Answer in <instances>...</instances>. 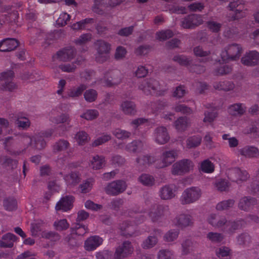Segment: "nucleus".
Returning <instances> with one entry per match:
<instances>
[{
	"mask_svg": "<svg viewBox=\"0 0 259 259\" xmlns=\"http://www.w3.org/2000/svg\"><path fill=\"white\" fill-rule=\"evenodd\" d=\"M139 88L147 95L155 94L157 96H161L166 91L158 80L154 78L144 79L139 85Z\"/></svg>",
	"mask_w": 259,
	"mask_h": 259,
	"instance_id": "1",
	"label": "nucleus"
},
{
	"mask_svg": "<svg viewBox=\"0 0 259 259\" xmlns=\"http://www.w3.org/2000/svg\"><path fill=\"white\" fill-rule=\"evenodd\" d=\"M201 189L197 187H191L186 189L180 198L181 203L183 205L190 204L197 201L201 197Z\"/></svg>",
	"mask_w": 259,
	"mask_h": 259,
	"instance_id": "2",
	"label": "nucleus"
},
{
	"mask_svg": "<svg viewBox=\"0 0 259 259\" xmlns=\"http://www.w3.org/2000/svg\"><path fill=\"white\" fill-rule=\"evenodd\" d=\"M243 51V49L240 44L233 43L228 45L225 51L223 52L221 56L225 61H236L238 60Z\"/></svg>",
	"mask_w": 259,
	"mask_h": 259,
	"instance_id": "3",
	"label": "nucleus"
},
{
	"mask_svg": "<svg viewBox=\"0 0 259 259\" xmlns=\"http://www.w3.org/2000/svg\"><path fill=\"white\" fill-rule=\"evenodd\" d=\"M95 45L97 50L95 58L96 61L100 63L105 62L109 58L111 50L110 44L104 40L99 39Z\"/></svg>",
	"mask_w": 259,
	"mask_h": 259,
	"instance_id": "4",
	"label": "nucleus"
},
{
	"mask_svg": "<svg viewBox=\"0 0 259 259\" xmlns=\"http://www.w3.org/2000/svg\"><path fill=\"white\" fill-rule=\"evenodd\" d=\"M193 162L190 159H184L174 163L171 172L174 175H182L189 172L193 168Z\"/></svg>",
	"mask_w": 259,
	"mask_h": 259,
	"instance_id": "5",
	"label": "nucleus"
},
{
	"mask_svg": "<svg viewBox=\"0 0 259 259\" xmlns=\"http://www.w3.org/2000/svg\"><path fill=\"white\" fill-rule=\"evenodd\" d=\"M126 187L125 182L119 180L108 183L104 189L108 195L116 196L123 193L126 190Z\"/></svg>",
	"mask_w": 259,
	"mask_h": 259,
	"instance_id": "6",
	"label": "nucleus"
},
{
	"mask_svg": "<svg viewBox=\"0 0 259 259\" xmlns=\"http://www.w3.org/2000/svg\"><path fill=\"white\" fill-rule=\"evenodd\" d=\"M134 251V247L131 242L124 241L116 247L113 255L114 259H123L131 254Z\"/></svg>",
	"mask_w": 259,
	"mask_h": 259,
	"instance_id": "7",
	"label": "nucleus"
},
{
	"mask_svg": "<svg viewBox=\"0 0 259 259\" xmlns=\"http://www.w3.org/2000/svg\"><path fill=\"white\" fill-rule=\"evenodd\" d=\"M228 178L232 182L237 184L247 181L249 176L248 172L238 167L229 169L228 171Z\"/></svg>",
	"mask_w": 259,
	"mask_h": 259,
	"instance_id": "8",
	"label": "nucleus"
},
{
	"mask_svg": "<svg viewBox=\"0 0 259 259\" xmlns=\"http://www.w3.org/2000/svg\"><path fill=\"white\" fill-rule=\"evenodd\" d=\"M168 210L167 206L155 204L152 206L149 215L153 222H160Z\"/></svg>",
	"mask_w": 259,
	"mask_h": 259,
	"instance_id": "9",
	"label": "nucleus"
},
{
	"mask_svg": "<svg viewBox=\"0 0 259 259\" xmlns=\"http://www.w3.org/2000/svg\"><path fill=\"white\" fill-rule=\"evenodd\" d=\"M14 77V72L9 70L3 72L0 75V79L3 83L2 89L4 91H12L17 88V85L12 81Z\"/></svg>",
	"mask_w": 259,
	"mask_h": 259,
	"instance_id": "10",
	"label": "nucleus"
},
{
	"mask_svg": "<svg viewBox=\"0 0 259 259\" xmlns=\"http://www.w3.org/2000/svg\"><path fill=\"white\" fill-rule=\"evenodd\" d=\"M203 22L200 15L197 14L189 15L181 21V25L184 28L191 29L201 24Z\"/></svg>",
	"mask_w": 259,
	"mask_h": 259,
	"instance_id": "11",
	"label": "nucleus"
},
{
	"mask_svg": "<svg viewBox=\"0 0 259 259\" xmlns=\"http://www.w3.org/2000/svg\"><path fill=\"white\" fill-rule=\"evenodd\" d=\"M241 62L246 66H255L259 64V53L256 51L246 52L241 59Z\"/></svg>",
	"mask_w": 259,
	"mask_h": 259,
	"instance_id": "12",
	"label": "nucleus"
},
{
	"mask_svg": "<svg viewBox=\"0 0 259 259\" xmlns=\"http://www.w3.org/2000/svg\"><path fill=\"white\" fill-rule=\"evenodd\" d=\"M23 141L28 145H31L33 147L38 150H41L46 146V141L38 134L33 136L32 138L28 135H24L23 136Z\"/></svg>",
	"mask_w": 259,
	"mask_h": 259,
	"instance_id": "13",
	"label": "nucleus"
},
{
	"mask_svg": "<svg viewBox=\"0 0 259 259\" xmlns=\"http://www.w3.org/2000/svg\"><path fill=\"white\" fill-rule=\"evenodd\" d=\"M209 223L213 227L225 232L228 220L224 216L211 214L208 219Z\"/></svg>",
	"mask_w": 259,
	"mask_h": 259,
	"instance_id": "14",
	"label": "nucleus"
},
{
	"mask_svg": "<svg viewBox=\"0 0 259 259\" xmlns=\"http://www.w3.org/2000/svg\"><path fill=\"white\" fill-rule=\"evenodd\" d=\"M120 234L126 237H135L140 233L135 230V226L128 221H124L119 225Z\"/></svg>",
	"mask_w": 259,
	"mask_h": 259,
	"instance_id": "15",
	"label": "nucleus"
},
{
	"mask_svg": "<svg viewBox=\"0 0 259 259\" xmlns=\"http://www.w3.org/2000/svg\"><path fill=\"white\" fill-rule=\"evenodd\" d=\"M154 138L156 142L159 144H164L169 140L167 129L164 126L157 127L154 131Z\"/></svg>",
	"mask_w": 259,
	"mask_h": 259,
	"instance_id": "16",
	"label": "nucleus"
},
{
	"mask_svg": "<svg viewBox=\"0 0 259 259\" xmlns=\"http://www.w3.org/2000/svg\"><path fill=\"white\" fill-rule=\"evenodd\" d=\"M74 199V197L71 195L62 197L56 204V209L57 210H62L64 211L70 210L73 206Z\"/></svg>",
	"mask_w": 259,
	"mask_h": 259,
	"instance_id": "17",
	"label": "nucleus"
},
{
	"mask_svg": "<svg viewBox=\"0 0 259 259\" xmlns=\"http://www.w3.org/2000/svg\"><path fill=\"white\" fill-rule=\"evenodd\" d=\"M175 186L174 185H165L160 188L159 196L163 200L171 199L175 196Z\"/></svg>",
	"mask_w": 259,
	"mask_h": 259,
	"instance_id": "18",
	"label": "nucleus"
},
{
	"mask_svg": "<svg viewBox=\"0 0 259 259\" xmlns=\"http://www.w3.org/2000/svg\"><path fill=\"white\" fill-rule=\"evenodd\" d=\"M18 42L15 38H7L0 42L1 52H10L15 50L18 46Z\"/></svg>",
	"mask_w": 259,
	"mask_h": 259,
	"instance_id": "19",
	"label": "nucleus"
},
{
	"mask_svg": "<svg viewBox=\"0 0 259 259\" xmlns=\"http://www.w3.org/2000/svg\"><path fill=\"white\" fill-rule=\"evenodd\" d=\"M176 225L180 228H185L193 224L192 217L189 214H181L174 220Z\"/></svg>",
	"mask_w": 259,
	"mask_h": 259,
	"instance_id": "20",
	"label": "nucleus"
},
{
	"mask_svg": "<svg viewBox=\"0 0 259 259\" xmlns=\"http://www.w3.org/2000/svg\"><path fill=\"white\" fill-rule=\"evenodd\" d=\"M102 242V238L99 236H91L85 241L84 247L88 251H92L101 245Z\"/></svg>",
	"mask_w": 259,
	"mask_h": 259,
	"instance_id": "21",
	"label": "nucleus"
},
{
	"mask_svg": "<svg viewBox=\"0 0 259 259\" xmlns=\"http://www.w3.org/2000/svg\"><path fill=\"white\" fill-rule=\"evenodd\" d=\"M256 204V200L253 197L244 196L241 198L238 203L239 208L244 211H249Z\"/></svg>",
	"mask_w": 259,
	"mask_h": 259,
	"instance_id": "22",
	"label": "nucleus"
},
{
	"mask_svg": "<svg viewBox=\"0 0 259 259\" xmlns=\"http://www.w3.org/2000/svg\"><path fill=\"white\" fill-rule=\"evenodd\" d=\"M121 81V74L119 70H115L112 73V76L110 78L101 80V83L104 85L111 87L119 84Z\"/></svg>",
	"mask_w": 259,
	"mask_h": 259,
	"instance_id": "23",
	"label": "nucleus"
},
{
	"mask_svg": "<svg viewBox=\"0 0 259 259\" xmlns=\"http://www.w3.org/2000/svg\"><path fill=\"white\" fill-rule=\"evenodd\" d=\"M120 107L121 111L125 115L132 116L136 114V105L133 101L128 100L123 101L121 103Z\"/></svg>",
	"mask_w": 259,
	"mask_h": 259,
	"instance_id": "24",
	"label": "nucleus"
},
{
	"mask_svg": "<svg viewBox=\"0 0 259 259\" xmlns=\"http://www.w3.org/2000/svg\"><path fill=\"white\" fill-rule=\"evenodd\" d=\"M239 154L247 158H255L259 156V150L253 146H246L238 151Z\"/></svg>",
	"mask_w": 259,
	"mask_h": 259,
	"instance_id": "25",
	"label": "nucleus"
},
{
	"mask_svg": "<svg viewBox=\"0 0 259 259\" xmlns=\"http://www.w3.org/2000/svg\"><path fill=\"white\" fill-rule=\"evenodd\" d=\"M75 55L74 48L69 47L58 51L56 54V58L61 61H68L73 58Z\"/></svg>",
	"mask_w": 259,
	"mask_h": 259,
	"instance_id": "26",
	"label": "nucleus"
},
{
	"mask_svg": "<svg viewBox=\"0 0 259 259\" xmlns=\"http://www.w3.org/2000/svg\"><path fill=\"white\" fill-rule=\"evenodd\" d=\"M246 110V107L243 103H238L231 105L228 108L229 113L233 116H240L243 115Z\"/></svg>",
	"mask_w": 259,
	"mask_h": 259,
	"instance_id": "27",
	"label": "nucleus"
},
{
	"mask_svg": "<svg viewBox=\"0 0 259 259\" xmlns=\"http://www.w3.org/2000/svg\"><path fill=\"white\" fill-rule=\"evenodd\" d=\"M161 231L157 230L154 231L153 235L149 236L147 239L143 241L141 246L143 249H147L153 247L158 242L157 236L160 235Z\"/></svg>",
	"mask_w": 259,
	"mask_h": 259,
	"instance_id": "28",
	"label": "nucleus"
},
{
	"mask_svg": "<svg viewBox=\"0 0 259 259\" xmlns=\"http://www.w3.org/2000/svg\"><path fill=\"white\" fill-rule=\"evenodd\" d=\"M244 221L242 220H237L234 221H228L225 232L233 234L235 231L241 229L244 225Z\"/></svg>",
	"mask_w": 259,
	"mask_h": 259,
	"instance_id": "29",
	"label": "nucleus"
},
{
	"mask_svg": "<svg viewBox=\"0 0 259 259\" xmlns=\"http://www.w3.org/2000/svg\"><path fill=\"white\" fill-rule=\"evenodd\" d=\"M178 153L175 150L166 151L163 153L162 160L163 166H167L171 164L177 158Z\"/></svg>",
	"mask_w": 259,
	"mask_h": 259,
	"instance_id": "30",
	"label": "nucleus"
},
{
	"mask_svg": "<svg viewBox=\"0 0 259 259\" xmlns=\"http://www.w3.org/2000/svg\"><path fill=\"white\" fill-rule=\"evenodd\" d=\"M16 238V236L12 233H9L4 235L2 240H0V247L4 248L12 247Z\"/></svg>",
	"mask_w": 259,
	"mask_h": 259,
	"instance_id": "31",
	"label": "nucleus"
},
{
	"mask_svg": "<svg viewBox=\"0 0 259 259\" xmlns=\"http://www.w3.org/2000/svg\"><path fill=\"white\" fill-rule=\"evenodd\" d=\"M213 87L216 90L227 92L233 90L235 84L232 81L225 80L214 82Z\"/></svg>",
	"mask_w": 259,
	"mask_h": 259,
	"instance_id": "32",
	"label": "nucleus"
},
{
	"mask_svg": "<svg viewBox=\"0 0 259 259\" xmlns=\"http://www.w3.org/2000/svg\"><path fill=\"white\" fill-rule=\"evenodd\" d=\"M143 143L139 140H135L125 146V150L130 152H140L143 148Z\"/></svg>",
	"mask_w": 259,
	"mask_h": 259,
	"instance_id": "33",
	"label": "nucleus"
},
{
	"mask_svg": "<svg viewBox=\"0 0 259 259\" xmlns=\"http://www.w3.org/2000/svg\"><path fill=\"white\" fill-rule=\"evenodd\" d=\"M70 231L72 232V235L81 236L87 233V228L80 223H76L72 225L70 228Z\"/></svg>",
	"mask_w": 259,
	"mask_h": 259,
	"instance_id": "34",
	"label": "nucleus"
},
{
	"mask_svg": "<svg viewBox=\"0 0 259 259\" xmlns=\"http://www.w3.org/2000/svg\"><path fill=\"white\" fill-rule=\"evenodd\" d=\"M64 179L67 185L70 186L76 185L81 180L79 175L75 172H72L68 175H65Z\"/></svg>",
	"mask_w": 259,
	"mask_h": 259,
	"instance_id": "35",
	"label": "nucleus"
},
{
	"mask_svg": "<svg viewBox=\"0 0 259 259\" xmlns=\"http://www.w3.org/2000/svg\"><path fill=\"white\" fill-rule=\"evenodd\" d=\"M91 166L94 169H99L105 164L104 157L102 156L96 155L91 161Z\"/></svg>",
	"mask_w": 259,
	"mask_h": 259,
	"instance_id": "36",
	"label": "nucleus"
},
{
	"mask_svg": "<svg viewBox=\"0 0 259 259\" xmlns=\"http://www.w3.org/2000/svg\"><path fill=\"white\" fill-rule=\"evenodd\" d=\"M69 143L65 140H60L56 142L53 146V151L58 152L65 151L69 147Z\"/></svg>",
	"mask_w": 259,
	"mask_h": 259,
	"instance_id": "37",
	"label": "nucleus"
},
{
	"mask_svg": "<svg viewBox=\"0 0 259 259\" xmlns=\"http://www.w3.org/2000/svg\"><path fill=\"white\" fill-rule=\"evenodd\" d=\"M230 10L234 11L236 12L235 15L232 16L233 20L238 19L240 16L237 15V13H240L243 9V5L240 1H232L229 5Z\"/></svg>",
	"mask_w": 259,
	"mask_h": 259,
	"instance_id": "38",
	"label": "nucleus"
},
{
	"mask_svg": "<svg viewBox=\"0 0 259 259\" xmlns=\"http://www.w3.org/2000/svg\"><path fill=\"white\" fill-rule=\"evenodd\" d=\"M155 159L149 155H143L136 159V162L139 166H146L154 162Z\"/></svg>",
	"mask_w": 259,
	"mask_h": 259,
	"instance_id": "39",
	"label": "nucleus"
},
{
	"mask_svg": "<svg viewBox=\"0 0 259 259\" xmlns=\"http://www.w3.org/2000/svg\"><path fill=\"white\" fill-rule=\"evenodd\" d=\"M176 128L180 132H183L188 126V118L186 117H180L174 123Z\"/></svg>",
	"mask_w": 259,
	"mask_h": 259,
	"instance_id": "40",
	"label": "nucleus"
},
{
	"mask_svg": "<svg viewBox=\"0 0 259 259\" xmlns=\"http://www.w3.org/2000/svg\"><path fill=\"white\" fill-rule=\"evenodd\" d=\"M201 137L199 136H194L188 138L186 141L187 147L189 149L198 147L201 142Z\"/></svg>",
	"mask_w": 259,
	"mask_h": 259,
	"instance_id": "41",
	"label": "nucleus"
},
{
	"mask_svg": "<svg viewBox=\"0 0 259 259\" xmlns=\"http://www.w3.org/2000/svg\"><path fill=\"white\" fill-rule=\"evenodd\" d=\"M113 135L118 139L124 140L129 138L131 133L121 128H116L112 132Z\"/></svg>",
	"mask_w": 259,
	"mask_h": 259,
	"instance_id": "42",
	"label": "nucleus"
},
{
	"mask_svg": "<svg viewBox=\"0 0 259 259\" xmlns=\"http://www.w3.org/2000/svg\"><path fill=\"white\" fill-rule=\"evenodd\" d=\"M87 87V85L81 84L77 88L71 89L68 93V96L72 98L78 97L82 94Z\"/></svg>",
	"mask_w": 259,
	"mask_h": 259,
	"instance_id": "43",
	"label": "nucleus"
},
{
	"mask_svg": "<svg viewBox=\"0 0 259 259\" xmlns=\"http://www.w3.org/2000/svg\"><path fill=\"white\" fill-rule=\"evenodd\" d=\"M139 181L144 185L151 186L155 183L154 178L151 175L144 174L138 178Z\"/></svg>",
	"mask_w": 259,
	"mask_h": 259,
	"instance_id": "44",
	"label": "nucleus"
},
{
	"mask_svg": "<svg viewBox=\"0 0 259 259\" xmlns=\"http://www.w3.org/2000/svg\"><path fill=\"white\" fill-rule=\"evenodd\" d=\"M172 60L181 65L188 67L192 63V60L184 55H176L174 57Z\"/></svg>",
	"mask_w": 259,
	"mask_h": 259,
	"instance_id": "45",
	"label": "nucleus"
},
{
	"mask_svg": "<svg viewBox=\"0 0 259 259\" xmlns=\"http://www.w3.org/2000/svg\"><path fill=\"white\" fill-rule=\"evenodd\" d=\"M237 243L241 245H248L251 242V237L247 233H243L237 237Z\"/></svg>",
	"mask_w": 259,
	"mask_h": 259,
	"instance_id": "46",
	"label": "nucleus"
},
{
	"mask_svg": "<svg viewBox=\"0 0 259 259\" xmlns=\"http://www.w3.org/2000/svg\"><path fill=\"white\" fill-rule=\"evenodd\" d=\"M75 64H77V65H80L81 64V61L77 59L75 63L72 64H65L60 65L59 66V68L64 72H73L75 70L76 68Z\"/></svg>",
	"mask_w": 259,
	"mask_h": 259,
	"instance_id": "47",
	"label": "nucleus"
},
{
	"mask_svg": "<svg viewBox=\"0 0 259 259\" xmlns=\"http://www.w3.org/2000/svg\"><path fill=\"white\" fill-rule=\"evenodd\" d=\"M0 163L4 166H9L12 169L16 167L17 165V160L12 159L7 156L0 157Z\"/></svg>",
	"mask_w": 259,
	"mask_h": 259,
	"instance_id": "48",
	"label": "nucleus"
},
{
	"mask_svg": "<svg viewBox=\"0 0 259 259\" xmlns=\"http://www.w3.org/2000/svg\"><path fill=\"white\" fill-rule=\"evenodd\" d=\"M94 181H95L93 178H89L84 181L83 183L79 186L81 192L83 193H87L91 191Z\"/></svg>",
	"mask_w": 259,
	"mask_h": 259,
	"instance_id": "49",
	"label": "nucleus"
},
{
	"mask_svg": "<svg viewBox=\"0 0 259 259\" xmlns=\"http://www.w3.org/2000/svg\"><path fill=\"white\" fill-rule=\"evenodd\" d=\"M234 204V200L233 199L222 201L218 203L216 206V209L220 211L227 210L232 207Z\"/></svg>",
	"mask_w": 259,
	"mask_h": 259,
	"instance_id": "50",
	"label": "nucleus"
},
{
	"mask_svg": "<svg viewBox=\"0 0 259 259\" xmlns=\"http://www.w3.org/2000/svg\"><path fill=\"white\" fill-rule=\"evenodd\" d=\"M245 134H253L255 137H259V125L257 122H253L244 130Z\"/></svg>",
	"mask_w": 259,
	"mask_h": 259,
	"instance_id": "51",
	"label": "nucleus"
},
{
	"mask_svg": "<svg viewBox=\"0 0 259 259\" xmlns=\"http://www.w3.org/2000/svg\"><path fill=\"white\" fill-rule=\"evenodd\" d=\"M83 96L85 101L91 103L97 99L98 93L94 89H89L85 91Z\"/></svg>",
	"mask_w": 259,
	"mask_h": 259,
	"instance_id": "52",
	"label": "nucleus"
},
{
	"mask_svg": "<svg viewBox=\"0 0 259 259\" xmlns=\"http://www.w3.org/2000/svg\"><path fill=\"white\" fill-rule=\"evenodd\" d=\"M200 169L204 172L211 173L214 171V165L210 160L206 159L201 162Z\"/></svg>",
	"mask_w": 259,
	"mask_h": 259,
	"instance_id": "53",
	"label": "nucleus"
},
{
	"mask_svg": "<svg viewBox=\"0 0 259 259\" xmlns=\"http://www.w3.org/2000/svg\"><path fill=\"white\" fill-rule=\"evenodd\" d=\"M94 22V20L92 18H86L81 21H78L74 23L71 26V28L74 30H79L84 28L85 26L90 23Z\"/></svg>",
	"mask_w": 259,
	"mask_h": 259,
	"instance_id": "54",
	"label": "nucleus"
},
{
	"mask_svg": "<svg viewBox=\"0 0 259 259\" xmlns=\"http://www.w3.org/2000/svg\"><path fill=\"white\" fill-rule=\"evenodd\" d=\"M64 241L68 245L72 247L78 246L80 244L77 238L76 237V235L74 234L72 235L71 232L69 235L65 238Z\"/></svg>",
	"mask_w": 259,
	"mask_h": 259,
	"instance_id": "55",
	"label": "nucleus"
},
{
	"mask_svg": "<svg viewBox=\"0 0 259 259\" xmlns=\"http://www.w3.org/2000/svg\"><path fill=\"white\" fill-rule=\"evenodd\" d=\"M179 234V231L177 230H170L168 231L164 236L163 239L165 241L172 242L176 240Z\"/></svg>",
	"mask_w": 259,
	"mask_h": 259,
	"instance_id": "56",
	"label": "nucleus"
},
{
	"mask_svg": "<svg viewBox=\"0 0 259 259\" xmlns=\"http://www.w3.org/2000/svg\"><path fill=\"white\" fill-rule=\"evenodd\" d=\"M16 124L19 127L23 129L29 127L30 125V122L29 120L25 117H18L15 122Z\"/></svg>",
	"mask_w": 259,
	"mask_h": 259,
	"instance_id": "57",
	"label": "nucleus"
},
{
	"mask_svg": "<svg viewBox=\"0 0 259 259\" xmlns=\"http://www.w3.org/2000/svg\"><path fill=\"white\" fill-rule=\"evenodd\" d=\"M98 115L99 112L97 110L90 109L87 110L83 114L81 115L80 117L88 120H92L96 118Z\"/></svg>",
	"mask_w": 259,
	"mask_h": 259,
	"instance_id": "58",
	"label": "nucleus"
},
{
	"mask_svg": "<svg viewBox=\"0 0 259 259\" xmlns=\"http://www.w3.org/2000/svg\"><path fill=\"white\" fill-rule=\"evenodd\" d=\"M42 237L52 241H57L60 239V236L55 232L44 231L41 234Z\"/></svg>",
	"mask_w": 259,
	"mask_h": 259,
	"instance_id": "59",
	"label": "nucleus"
},
{
	"mask_svg": "<svg viewBox=\"0 0 259 259\" xmlns=\"http://www.w3.org/2000/svg\"><path fill=\"white\" fill-rule=\"evenodd\" d=\"M232 67L228 65H222L216 68L214 74L217 75H223L230 73Z\"/></svg>",
	"mask_w": 259,
	"mask_h": 259,
	"instance_id": "60",
	"label": "nucleus"
},
{
	"mask_svg": "<svg viewBox=\"0 0 259 259\" xmlns=\"http://www.w3.org/2000/svg\"><path fill=\"white\" fill-rule=\"evenodd\" d=\"M54 226L57 230L62 231L68 229L69 225L66 219H62L55 221Z\"/></svg>",
	"mask_w": 259,
	"mask_h": 259,
	"instance_id": "61",
	"label": "nucleus"
},
{
	"mask_svg": "<svg viewBox=\"0 0 259 259\" xmlns=\"http://www.w3.org/2000/svg\"><path fill=\"white\" fill-rule=\"evenodd\" d=\"M204 118L203 120L204 122L212 123L217 117L218 114L214 110H207L204 113Z\"/></svg>",
	"mask_w": 259,
	"mask_h": 259,
	"instance_id": "62",
	"label": "nucleus"
},
{
	"mask_svg": "<svg viewBox=\"0 0 259 259\" xmlns=\"http://www.w3.org/2000/svg\"><path fill=\"white\" fill-rule=\"evenodd\" d=\"M193 243L191 240L187 239L182 243V254L187 255L189 253L191 250Z\"/></svg>",
	"mask_w": 259,
	"mask_h": 259,
	"instance_id": "63",
	"label": "nucleus"
},
{
	"mask_svg": "<svg viewBox=\"0 0 259 259\" xmlns=\"http://www.w3.org/2000/svg\"><path fill=\"white\" fill-rule=\"evenodd\" d=\"M172 252L169 249H161L157 253V259H171Z\"/></svg>",
	"mask_w": 259,
	"mask_h": 259,
	"instance_id": "64",
	"label": "nucleus"
}]
</instances>
